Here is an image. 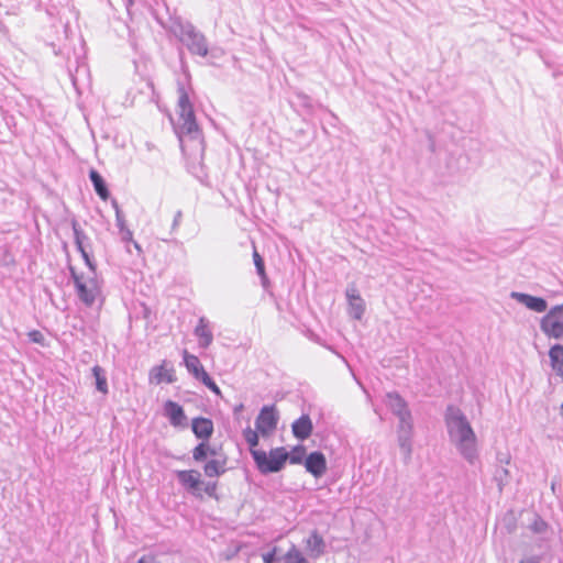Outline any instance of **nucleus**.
Returning a JSON list of instances; mask_svg holds the SVG:
<instances>
[{"label":"nucleus","mask_w":563,"mask_h":563,"mask_svg":"<svg viewBox=\"0 0 563 563\" xmlns=\"http://www.w3.org/2000/svg\"><path fill=\"white\" fill-rule=\"evenodd\" d=\"M137 563H159L154 556L144 555L142 556Z\"/></svg>","instance_id":"42"},{"label":"nucleus","mask_w":563,"mask_h":563,"mask_svg":"<svg viewBox=\"0 0 563 563\" xmlns=\"http://www.w3.org/2000/svg\"><path fill=\"white\" fill-rule=\"evenodd\" d=\"M518 563H541V558L538 555H530L522 558Z\"/></svg>","instance_id":"41"},{"label":"nucleus","mask_w":563,"mask_h":563,"mask_svg":"<svg viewBox=\"0 0 563 563\" xmlns=\"http://www.w3.org/2000/svg\"><path fill=\"white\" fill-rule=\"evenodd\" d=\"M115 222L119 231L128 228L122 210H118V213H115Z\"/></svg>","instance_id":"36"},{"label":"nucleus","mask_w":563,"mask_h":563,"mask_svg":"<svg viewBox=\"0 0 563 563\" xmlns=\"http://www.w3.org/2000/svg\"><path fill=\"white\" fill-rule=\"evenodd\" d=\"M385 402L390 411L398 418L399 423L412 421L408 404L398 393H387Z\"/></svg>","instance_id":"10"},{"label":"nucleus","mask_w":563,"mask_h":563,"mask_svg":"<svg viewBox=\"0 0 563 563\" xmlns=\"http://www.w3.org/2000/svg\"><path fill=\"white\" fill-rule=\"evenodd\" d=\"M313 430V424L308 415L300 416L291 424V431L296 439L300 441L307 440Z\"/></svg>","instance_id":"15"},{"label":"nucleus","mask_w":563,"mask_h":563,"mask_svg":"<svg viewBox=\"0 0 563 563\" xmlns=\"http://www.w3.org/2000/svg\"><path fill=\"white\" fill-rule=\"evenodd\" d=\"M194 334L198 338L199 346L202 349H207L212 344L213 334L209 327V321L207 318H199L198 324L194 330Z\"/></svg>","instance_id":"16"},{"label":"nucleus","mask_w":563,"mask_h":563,"mask_svg":"<svg viewBox=\"0 0 563 563\" xmlns=\"http://www.w3.org/2000/svg\"><path fill=\"white\" fill-rule=\"evenodd\" d=\"M176 477L179 484L189 493H191L196 497H202L201 494V485L203 482L201 481V474L197 470H184L176 471Z\"/></svg>","instance_id":"9"},{"label":"nucleus","mask_w":563,"mask_h":563,"mask_svg":"<svg viewBox=\"0 0 563 563\" xmlns=\"http://www.w3.org/2000/svg\"><path fill=\"white\" fill-rule=\"evenodd\" d=\"M258 431L252 430L250 427L243 430V437L246 443L250 446V453L252 454V450H257L256 446L258 445Z\"/></svg>","instance_id":"28"},{"label":"nucleus","mask_w":563,"mask_h":563,"mask_svg":"<svg viewBox=\"0 0 563 563\" xmlns=\"http://www.w3.org/2000/svg\"><path fill=\"white\" fill-rule=\"evenodd\" d=\"M121 241L125 244L132 243L133 240V233L129 228H125L123 230L119 231Z\"/></svg>","instance_id":"35"},{"label":"nucleus","mask_w":563,"mask_h":563,"mask_svg":"<svg viewBox=\"0 0 563 563\" xmlns=\"http://www.w3.org/2000/svg\"><path fill=\"white\" fill-rule=\"evenodd\" d=\"M156 378H157V382H162L163 379H165L167 383H173L174 379L172 377L170 374H168L167 372H165L162 367L158 368V373L156 374Z\"/></svg>","instance_id":"37"},{"label":"nucleus","mask_w":563,"mask_h":563,"mask_svg":"<svg viewBox=\"0 0 563 563\" xmlns=\"http://www.w3.org/2000/svg\"><path fill=\"white\" fill-rule=\"evenodd\" d=\"M540 328L550 338L563 336V303L554 306L541 319Z\"/></svg>","instance_id":"7"},{"label":"nucleus","mask_w":563,"mask_h":563,"mask_svg":"<svg viewBox=\"0 0 563 563\" xmlns=\"http://www.w3.org/2000/svg\"><path fill=\"white\" fill-rule=\"evenodd\" d=\"M284 563H310L301 551L291 544L290 549L284 555Z\"/></svg>","instance_id":"23"},{"label":"nucleus","mask_w":563,"mask_h":563,"mask_svg":"<svg viewBox=\"0 0 563 563\" xmlns=\"http://www.w3.org/2000/svg\"><path fill=\"white\" fill-rule=\"evenodd\" d=\"M78 251L80 252L81 256L84 257L86 264L93 272L95 271L93 264H92L88 253L86 252L85 247H81V250H78Z\"/></svg>","instance_id":"40"},{"label":"nucleus","mask_w":563,"mask_h":563,"mask_svg":"<svg viewBox=\"0 0 563 563\" xmlns=\"http://www.w3.org/2000/svg\"><path fill=\"white\" fill-rule=\"evenodd\" d=\"M530 528L536 533H542L547 530L548 523L540 517H537L534 521L531 523Z\"/></svg>","instance_id":"32"},{"label":"nucleus","mask_w":563,"mask_h":563,"mask_svg":"<svg viewBox=\"0 0 563 563\" xmlns=\"http://www.w3.org/2000/svg\"><path fill=\"white\" fill-rule=\"evenodd\" d=\"M164 415L169 420L173 427H184L186 415L183 407L173 400H167L164 404Z\"/></svg>","instance_id":"14"},{"label":"nucleus","mask_w":563,"mask_h":563,"mask_svg":"<svg viewBox=\"0 0 563 563\" xmlns=\"http://www.w3.org/2000/svg\"><path fill=\"white\" fill-rule=\"evenodd\" d=\"M71 229L74 232L76 247L77 250H81V247H84V241L87 240L88 238L75 219L71 220Z\"/></svg>","instance_id":"27"},{"label":"nucleus","mask_w":563,"mask_h":563,"mask_svg":"<svg viewBox=\"0 0 563 563\" xmlns=\"http://www.w3.org/2000/svg\"><path fill=\"white\" fill-rule=\"evenodd\" d=\"M177 113L179 117L178 136L183 151L188 148L191 155L200 154L202 157L205 142L201 130L196 121L192 103L183 84H178Z\"/></svg>","instance_id":"1"},{"label":"nucleus","mask_w":563,"mask_h":563,"mask_svg":"<svg viewBox=\"0 0 563 563\" xmlns=\"http://www.w3.org/2000/svg\"><path fill=\"white\" fill-rule=\"evenodd\" d=\"M444 419L450 441L468 463L474 464L478 457L477 439L466 416L460 408L449 406Z\"/></svg>","instance_id":"2"},{"label":"nucleus","mask_w":563,"mask_h":563,"mask_svg":"<svg viewBox=\"0 0 563 563\" xmlns=\"http://www.w3.org/2000/svg\"><path fill=\"white\" fill-rule=\"evenodd\" d=\"M27 336L31 342L45 346V336L41 331L32 330L27 333Z\"/></svg>","instance_id":"31"},{"label":"nucleus","mask_w":563,"mask_h":563,"mask_svg":"<svg viewBox=\"0 0 563 563\" xmlns=\"http://www.w3.org/2000/svg\"><path fill=\"white\" fill-rule=\"evenodd\" d=\"M253 260H254V265L256 267V272L257 274L261 276V277H265V264H264V260L262 258V256L258 254V252L256 250H254L253 252Z\"/></svg>","instance_id":"30"},{"label":"nucleus","mask_w":563,"mask_h":563,"mask_svg":"<svg viewBox=\"0 0 563 563\" xmlns=\"http://www.w3.org/2000/svg\"><path fill=\"white\" fill-rule=\"evenodd\" d=\"M345 296H346V299L347 301H352V300H361L363 299L357 290V288L355 287V285H349L346 290H345Z\"/></svg>","instance_id":"33"},{"label":"nucleus","mask_w":563,"mask_h":563,"mask_svg":"<svg viewBox=\"0 0 563 563\" xmlns=\"http://www.w3.org/2000/svg\"><path fill=\"white\" fill-rule=\"evenodd\" d=\"M510 474L509 471L504 466H498L494 473V481L497 483L499 492L503 490L504 486L509 483Z\"/></svg>","instance_id":"25"},{"label":"nucleus","mask_w":563,"mask_h":563,"mask_svg":"<svg viewBox=\"0 0 563 563\" xmlns=\"http://www.w3.org/2000/svg\"><path fill=\"white\" fill-rule=\"evenodd\" d=\"M181 219H183V212L181 210H178L175 216H174V220H173V224H172V231H176L180 223H181Z\"/></svg>","instance_id":"38"},{"label":"nucleus","mask_w":563,"mask_h":563,"mask_svg":"<svg viewBox=\"0 0 563 563\" xmlns=\"http://www.w3.org/2000/svg\"><path fill=\"white\" fill-rule=\"evenodd\" d=\"M184 364L187 371L199 382H201L207 388H209L216 395H221V390L214 380L209 376V374L205 371L202 364L199 358L190 354L187 350L183 352Z\"/></svg>","instance_id":"6"},{"label":"nucleus","mask_w":563,"mask_h":563,"mask_svg":"<svg viewBox=\"0 0 563 563\" xmlns=\"http://www.w3.org/2000/svg\"><path fill=\"white\" fill-rule=\"evenodd\" d=\"M91 371L96 379L97 390L102 393L103 395L108 394V382L104 371L99 365H95Z\"/></svg>","instance_id":"22"},{"label":"nucleus","mask_w":563,"mask_h":563,"mask_svg":"<svg viewBox=\"0 0 563 563\" xmlns=\"http://www.w3.org/2000/svg\"><path fill=\"white\" fill-rule=\"evenodd\" d=\"M276 550L266 553L263 555L264 563H276Z\"/></svg>","instance_id":"39"},{"label":"nucleus","mask_w":563,"mask_h":563,"mask_svg":"<svg viewBox=\"0 0 563 563\" xmlns=\"http://www.w3.org/2000/svg\"><path fill=\"white\" fill-rule=\"evenodd\" d=\"M412 433H413V422L412 421L398 423L397 441H398L399 449L404 455L406 463L410 460L411 453H412Z\"/></svg>","instance_id":"11"},{"label":"nucleus","mask_w":563,"mask_h":563,"mask_svg":"<svg viewBox=\"0 0 563 563\" xmlns=\"http://www.w3.org/2000/svg\"><path fill=\"white\" fill-rule=\"evenodd\" d=\"M207 477H220L227 472V457L211 459L203 465Z\"/></svg>","instance_id":"18"},{"label":"nucleus","mask_w":563,"mask_h":563,"mask_svg":"<svg viewBox=\"0 0 563 563\" xmlns=\"http://www.w3.org/2000/svg\"><path fill=\"white\" fill-rule=\"evenodd\" d=\"M203 493L206 495H208L209 497H216V493H217V483L216 482H208V483H203Z\"/></svg>","instance_id":"34"},{"label":"nucleus","mask_w":563,"mask_h":563,"mask_svg":"<svg viewBox=\"0 0 563 563\" xmlns=\"http://www.w3.org/2000/svg\"><path fill=\"white\" fill-rule=\"evenodd\" d=\"M242 408H243V405L241 404V405H239L238 407H235L234 411H235V412H236V411H241V409H242Z\"/></svg>","instance_id":"46"},{"label":"nucleus","mask_w":563,"mask_h":563,"mask_svg":"<svg viewBox=\"0 0 563 563\" xmlns=\"http://www.w3.org/2000/svg\"><path fill=\"white\" fill-rule=\"evenodd\" d=\"M217 454L216 450L210 446L209 455L214 456Z\"/></svg>","instance_id":"45"},{"label":"nucleus","mask_w":563,"mask_h":563,"mask_svg":"<svg viewBox=\"0 0 563 563\" xmlns=\"http://www.w3.org/2000/svg\"><path fill=\"white\" fill-rule=\"evenodd\" d=\"M279 415L274 405L264 406L255 420L256 430L263 437H267L273 433L278 424Z\"/></svg>","instance_id":"8"},{"label":"nucleus","mask_w":563,"mask_h":563,"mask_svg":"<svg viewBox=\"0 0 563 563\" xmlns=\"http://www.w3.org/2000/svg\"><path fill=\"white\" fill-rule=\"evenodd\" d=\"M70 275L80 301L87 307L93 306L101 297V285L98 278L96 276L79 275L74 268H70Z\"/></svg>","instance_id":"5"},{"label":"nucleus","mask_w":563,"mask_h":563,"mask_svg":"<svg viewBox=\"0 0 563 563\" xmlns=\"http://www.w3.org/2000/svg\"><path fill=\"white\" fill-rule=\"evenodd\" d=\"M191 429L198 439L208 441L213 433V422L208 418L198 417L192 419Z\"/></svg>","instance_id":"17"},{"label":"nucleus","mask_w":563,"mask_h":563,"mask_svg":"<svg viewBox=\"0 0 563 563\" xmlns=\"http://www.w3.org/2000/svg\"><path fill=\"white\" fill-rule=\"evenodd\" d=\"M89 179L92 183L93 189L100 199L107 200L110 196V192L103 177L96 169H91L89 172Z\"/></svg>","instance_id":"20"},{"label":"nucleus","mask_w":563,"mask_h":563,"mask_svg":"<svg viewBox=\"0 0 563 563\" xmlns=\"http://www.w3.org/2000/svg\"><path fill=\"white\" fill-rule=\"evenodd\" d=\"M131 244H133L134 249L137 251L139 254L142 253V247H141V245L135 240L132 241Z\"/></svg>","instance_id":"44"},{"label":"nucleus","mask_w":563,"mask_h":563,"mask_svg":"<svg viewBox=\"0 0 563 563\" xmlns=\"http://www.w3.org/2000/svg\"><path fill=\"white\" fill-rule=\"evenodd\" d=\"M111 205H112L115 213H118V210H121L120 206H119V203H118V201L115 199H112Z\"/></svg>","instance_id":"43"},{"label":"nucleus","mask_w":563,"mask_h":563,"mask_svg":"<svg viewBox=\"0 0 563 563\" xmlns=\"http://www.w3.org/2000/svg\"><path fill=\"white\" fill-rule=\"evenodd\" d=\"M551 367L563 379V345L554 344L549 351Z\"/></svg>","instance_id":"19"},{"label":"nucleus","mask_w":563,"mask_h":563,"mask_svg":"<svg viewBox=\"0 0 563 563\" xmlns=\"http://www.w3.org/2000/svg\"><path fill=\"white\" fill-rule=\"evenodd\" d=\"M306 545L314 558L323 554L325 548L323 538L316 530L306 540Z\"/></svg>","instance_id":"21"},{"label":"nucleus","mask_w":563,"mask_h":563,"mask_svg":"<svg viewBox=\"0 0 563 563\" xmlns=\"http://www.w3.org/2000/svg\"><path fill=\"white\" fill-rule=\"evenodd\" d=\"M173 32L192 55L201 57L208 55V41L192 23L181 20L175 21Z\"/></svg>","instance_id":"3"},{"label":"nucleus","mask_w":563,"mask_h":563,"mask_svg":"<svg viewBox=\"0 0 563 563\" xmlns=\"http://www.w3.org/2000/svg\"><path fill=\"white\" fill-rule=\"evenodd\" d=\"M305 467L316 478L321 477L327 471V460L322 452L313 451L305 459Z\"/></svg>","instance_id":"12"},{"label":"nucleus","mask_w":563,"mask_h":563,"mask_svg":"<svg viewBox=\"0 0 563 563\" xmlns=\"http://www.w3.org/2000/svg\"><path fill=\"white\" fill-rule=\"evenodd\" d=\"M349 306H350V310H351V316L355 319V320H361L364 312H365V302L363 299L361 300H352V301H349Z\"/></svg>","instance_id":"29"},{"label":"nucleus","mask_w":563,"mask_h":563,"mask_svg":"<svg viewBox=\"0 0 563 563\" xmlns=\"http://www.w3.org/2000/svg\"><path fill=\"white\" fill-rule=\"evenodd\" d=\"M252 457L263 475L280 472L288 461V452L285 448H275L267 454L263 450H252Z\"/></svg>","instance_id":"4"},{"label":"nucleus","mask_w":563,"mask_h":563,"mask_svg":"<svg viewBox=\"0 0 563 563\" xmlns=\"http://www.w3.org/2000/svg\"><path fill=\"white\" fill-rule=\"evenodd\" d=\"M510 297L536 312H544L548 308V302L542 297H534L529 294L518 291H512Z\"/></svg>","instance_id":"13"},{"label":"nucleus","mask_w":563,"mask_h":563,"mask_svg":"<svg viewBox=\"0 0 563 563\" xmlns=\"http://www.w3.org/2000/svg\"><path fill=\"white\" fill-rule=\"evenodd\" d=\"M210 445L207 441H201L192 450V459L195 462H203L209 456Z\"/></svg>","instance_id":"24"},{"label":"nucleus","mask_w":563,"mask_h":563,"mask_svg":"<svg viewBox=\"0 0 563 563\" xmlns=\"http://www.w3.org/2000/svg\"><path fill=\"white\" fill-rule=\"evenodd\" d=\"M306 459V448L303 445L295 446L291 452H288V461L291 464H305Z\"/></svg>","instance_id":"26"}]
</instances>
